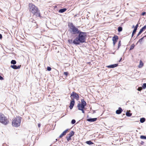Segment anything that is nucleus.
I'll list each match as a JSON object with an SVG mask.
<instances>
[{"instance_id":"f8f14e48","label":"nucleus","mask_w":146,"mask_h":146,"mask_svg":"<svg viewBox=\"0 0 146 146\" xmlns=\"http://www.w3.org/2000/svg\"><path fill=\"white\" fill-rule=\"evenodd\" d=\"M97 119V118H91V117H89L87 119V120L88 122H93L96 121Z\"/></svg>"},{"instance_id":"f03ea898","label":"nucleus","mask_w":146,"mask_h":146,"mask_svg":"<svg viewBox=\"0 0 146 146\" xmlns=\"http://www.w3.org/2000/svg\"><path fill=\"white\" fill-rule=\"evenodd\" d=\"M29 11L33 14V16H35L36 17H39L41 19L43 18V17L41 15L40 10L35 5L32 3H29Z\"/></svg>"},{"instance_id":"69168bd1","label":"nucleus","mask_w":146,"mask_h":146,"mask_svg":"<svg viewBox=\"0 0 146 146\" xmlns=\"http://www.w3.org/2000/svg\"><path fill=\"white\" fill-rule=\"evenodd\" d=\"M139 21H138V22L137 23H139Z\"/></svg>"},{"instance_id":"6e6d98bb","label":"nucleus","mask_w":146,"mask_h":146,"mask_svg":"<svg viewBox=\"0 0 146 146\" xmlns=\"http://www.w3.org/2000/svg\"><path fill=\"white\" fill-rule=\"evenodd\" d=\"M57 7L56 5H55L54 6V8H57Z\"/></svg>"},{"instance_id":"a211bd4d","label":"nucleus","mask_w":146,"mask_h":146,"mask_svg":"<svg viewBox=\"0 0 146 146\" xmlns=\"http://www.w3.org/2000/svg\"><path fill=\"white\" fill-rule=\"evenodd\" d=\"M144 65V64L142 61L140 60L139 62V64L138 66V67L139 68H141Z\"/></svg>"},{"instance_id":"3c124183","label":"nucleus","mask_w":146,"mask_h":146,"mask_svg":"<svg viewBox=\"0 0 146 146\" xmlns=\"http://www.w3.org/2000/svg\"><path fill=\"white\" fill-rule=\"evenodd\" d=\"M87 63L89 65H92V64H91V63L90 62H87Z\"/></svg>"},{"instance_id":"0eeeda50","label":"nucleus","mask_w":146,"mask_h":146,"mask_svg":"<svg viewBox=\"0 0 146 146\" xmlns=\"http://www.w3.org/2000/svg\"><path fill=\"white\" fill-rule=\"evenodd\" d=\"M75 134V132L73 131H71L68 134V136H66V138L67 140L68 141H69L71 140V137L74 135Z\"/></svg>"},{"instance_id":"39448f33","label":"nucleus","mask_w":146,"mask_h":146,"mask_svg":"<svg viewBox=\"0 0 146 146\" xmlns=\"http://www.w3.org/2000/svg\"><path fill=\"white\" fill-rule=\"evenodd\" d=\"M70 97L71 100H75V99L78 101L79 100L80 96L79 94L76 92L73 91L71 94Z\"/></svg>"},{"instance_id":"4c0bfd02","label":"nucleus","mask_w":146,"mask_h":146,"mask_svg":"<svg viewBox=\"0 0 146 146\" xmlns=\"http://www.w3.org/2000/svg\"><path fill=\"white\" fill-rule=\"evenodd\" d=\"M69 129H67L65 130L64 131L65 133H66L68 132V131Z\"/></svg>"},{"instance_id":"8fccbe9b","label":"nucleus","mask_w":146,"mask_h":146,"mask_svg":"<svg viewBox=\"0 0 146 146\" xmlns=\"http://www.w3.org/2000/svg\"><path fill=\"white\" fill-rule=\"evenodd\" d=\"M93 112L92 113V114H94L96 113V111L95 110H92Z\"/></svg>"},{"instance_id":"58836bf2","label":"nucleus","mask_w":146,"mask_h":146,"mask_svg":"<svg viewBox=\"0 0 146 146\" xmlns=\"http://www.w3.org/2000/svg\"><path fill=\"white\" fill-rule=\"evenodd\" d=\"M122 58L121 57L120 59L118 61V62H120L122 61Z\"/></svg>"},{"instance_id":"2f4dec72","label":"nucleus","mask_w":146,"mask_h":146,"mask_svg":"<svg viewBox=\"0 0 146 146\" xmlns=\"http://www.w3.org/2000/svg\"><path fill=\"white\" fill-rule=\"evenodd\" d=\"M76 121L75 119H72L71 121V123L72 124H74L75 123Z\"/></svg>"},{"instance_id":"603ef678","label":"nucleus","mask_w":146,"mask_h":146,"mask_svg":"<svg viewBox=\"0 0 146 146\" xmlns=\"http://www.w3.org/2000/svg\"><path fill=\"white\" fill-rule=\"evenodd\" d=\"M17 130L16 131L15 130V134H17L18 133V132L17 131Z\"/></svg>"},{"instance_id":"4468645a","label":"nucleus","mask_w":146,"mask_h":146,"mask_svg":"<svg viewBox=\"0 0 146 146\" xmlns=\"http://www.w3.org/2000/svg\"><path fill=\"white\" fill-rule=\"evenodd\" d=\"M123 111V110L122 108L120 107H119L118 109L116 110L115 112L116 114H120Z\"/></svg>"},{"instance_id":"7c9ffc66","label":"nucleus","mask_w":146,"mask_h":146,"mask_svg":"<svg viewBox=\"0 0 146 146\" xmlns=\"http://www.w3.org/2000/svg\"><path fill=\"white\" fill-rule=\"evenodd\" d=\"M69 74V72H64V74L66 76V78L67 76Z\"/></svg>"},{"instance_id":"c85d7f7f","label":"nucleus","mask_w":146,"mask_h":146,"mask_svg":"<svg viewBox=\"0 0 146 146\" xmlns=\"http://www.w3.org/2000/svg\"><path fill=\"white\" fill-rule=\"evenodd\" d=\"M140 138L141 139H146V135H141L140 136Z\"/></svg>"},{"instance_id":"c03bdc74","label":"nucleus","mask_w":146,"mask_h":146,"mask_svg":"<svg viewBox=\"0 0 146 146\" xmlns=\"http://www.w3.org/2000/svg\"><path fill=\"white\" fill-rule=\"evenodd\" d=\"M3 38L2 35L0 33V39L1 40Z\"/></svg>"},{"instance_id":"a19ab883","label":"nucleus","mask_w":146,"mask_h":146,"mask_svg":"<svg viewBox=\"0 0 146 146\" xmlns=\"http://www.w3.org/2000/svg\"><path fill=\"white\" fill-rule=\"evenodd\" d=\"M116 42H113V47H114L115 46V44L116 43Z\"/></svg>"},{"instance_id":"9d476101","label":"nucleus","mask_w":146,"mask_h":146,"mask_svg":"<svg viewBox=\"0 0 146 146\" xmlns=\"http://www.w3.org/2000/svg\"><path fill=\"white\" fill-rule=\"evenodd\" d=\"M118 66V63L114 64H111L110 65H109L107 66L106 67H107L108 68H114Z\"/></svg>"},{"instance_id":"5701e85b","label":"nucleus","mask_w":146,"mask_h":146,"mask_svg":"<svg viewBox=\"0 0 146 146\" xmlns=\"http://www.w3.org/2000/svg\"><path fill=\"white\" fill-rule=\"evenodd\" d=\"M85 143L89 145H91L93 144H94V143L92 142L91 140L87 141Z\"/></svg>"},{"instance_id":"052dcab7","label":"nucleus","mask_w":146,"mask_h":146,"mask_svg":"<svg viewBox=\"0 0 146 146\" xmlns=\"http://www.w3.org/2000/svg\"><path fill=\"white\" fill-rule=\"evenodd\" d=\"M123 115H125V114H124L123 115H122V117H123Z\"/></svg>"},{"instance_id":"f257e3e1","label":"nucleus","mask_w":146,"mask_h":146,"mask_svg":"<svg viewBox=\"0 0 146 146\" xmlns=\"http://www.w3.org/2000/svg\"><path fill=\"white\" fill-rule=\"evenodd\" d=\"M69 31L71 34V36L68 39V42L70 45L78 46L81 44L86 43L87 37V33L82 32L76 27L72 22L68 23Z\"/></svg>"},{"instance_id":"72a5a7b5","label":"nucleus","mask_w":146,"mask_h":146,"mask_svg":"<svg viewBox=\"0 0 146 146\" xmlns=\"http://www.w3.org/2000/svg\"><path fill=\"white\" fill-rule=\"evenodd\" d=\"M143 31L146 29V25L141 29Z\"/></svg>"},{"instance_id":"0e129e2a","label":"nucleus","mask_w":146,"mask_h":146,"mask_svg":"<svg viewBox=\"0 0 146 146\" xmlns=\"http://www.w3.org/2000/svg\"><path fill=\"white\" fill-rule=\"evenodd\" d=\"M137 37V36L134 39V40H135V39H136Z\"/></svg>"},{"instance_id":"e433bc0d","label":"nucleus","mask_w":146,"mask_h":146,"mask_svg":"<svg viewBox=\"0 0 146 146\" xmlns=\"http://www.w3.org/2000/svg\"><path fill=\"white\" fill-rule=\"evenodd\" d=\"M4 79V78L0 74V80H3Z\"/></svg>"},{"instance_id":"ea45409f","label":"nucleus","mask_w":146,"mask_h":146,"mask_svg":"<svg viewBox=\"0 0 146 146\" xmlns=\"http://www.w3.org/2000/svg\"><path fill=\"white\" fill-rule=\"evenodd\" d=\"M142 90V89L141 88L138 87V88L137 89V90L139 91H140Z\"/></svg>"},{"instance_id":"4be33fe9","label":"nucleus","mask_w":146,"mask_h":146,"mask_svg":"<svg viewBox=\"0 0 146 146\" xmlns=\"http://www.w3.org/2000/svg\"><path fill=\"white\" fill-rule=\"evenodd\" d=\"M126 115L127 117H131L132 115V113L129 111H127L126 113Z\"/></svg>"},{"instance_id":"aec40b11","label":"nucleus","mask_w":146,"mask_h":146,"mask_svg":"<svg viewBox=\"0 0 146 146\" xmlns=\"http://www.w3.org/2000/svg\"><path fill=\"white\" fill-rule=\"evenodd\" d=\"M146 36H143V37L139 39L138 41H137V43H139L140 44H142V40L144 39V37H145Z\"/></svg>"},{"instance_id":"6ab92c4d","label":"nucleus","mask_w":146,"mask_h":146,"mask_svg":"<svg viewBox=\"0 0 146 146\" xmlns=\"http://www.w3.org/2000/svg\"><path fill=\"white\" fill-rule=\"evenodd\" d=\"M146 121V119L145 117H142L140 118V121L141 123H144Z\"/></svg>"},{"instance_id":"1a4fd4ad","label":"nucleus","mask_w":146,"mask_h":146,"mask_svg":"<svg viewBox=\"0 0 146 146\" xmlns=\"http://www.w3.org/2000/svg\"><path fill=\"white\" fill-rule=\"evenodd\" d=\"M75 104V101L71 99L70 103V106H69L70 110H71L72 109Z\"/></svg>"},{"instance_id":"4d7b16f0","label":"nucleus","mask_w":146,"mask_h":146,"mask_svg":"<svg viewBox=\"0 0 146 146\" xmlns=\"http://www.w3.org/2000/svg\"><path fill=\"white\" fill-rule=\"evenodd\" d=\"M87 118H88L89 117V115H87Z\"/></svg>"},{"instance_id":"864d4df0","label":"nucleus","mask_w":146,"mask_h":146,"mask_svg":"<svg viewBox=\"0 0 146 146\" xmlns=\"http://www.w3.org/2000/svg\"><path fill=\"white\" fill-rule=\"evenodd\" d=\"M135 27V26L134 25H133L132 27V28H134Z\"/></svg>"},{"instance_id":"338daca9","label":"nucleus","mask_w":146,"mask_h":146,"mask_svg":"<svg viewBox=\"0 0 146 146\" xmlns=\"http://www.w3.org/2000/svg\"><path fill=\"white\" fill-rule=\"evenodd\" d=\"M51 145H50V146H51Z\"/></svg>"},{"instance_id":"de8ad7c7","label":"nucleus","mask_w":146,"mask_h":146,"mask_svg":"<svg viewBox=\"0 0 146 146\" xmlns=\"http://www.w3.org/2000/svg\"><path fill=\"white\" fill-rule=\"evenodd\" d=\"M2 146H8V145L6 143H4L3 144Z\"/></svg>"},{"instance_id":"20e7f679","label":"nucleus","mask_w":146,"mask_h":146,"mask_svg":"<svg viewBox=\"0 0 146 146\" xmlns=\"http://www.w3.org/2000/svg\"><path fill=\"white\" fill-rule=\"evenodd\" d=\"M0 123L6 125L9 123V121L7 118L1 113H0Z\"/></svg>"},{"instance_id":"a878e982","label":"nucleus","mask_w":146,"mask_h":146,"mask_svg":"<svg viewBox=\"0 0 146 146\" xmlns=\"http://www.w3.org/2000/svg\"><path fill=\"white\" fill-rule=\"evenodd\" d=\"M66 133L64 132V131H63L62 133L60 135L59 137V138H61L63 136H64L66 135Z\"/></svg>"},{"instance_id":"f704fd0d","label":"nucleus","mask_w":146,"mask_h":146,"mask_svg":"<svg viewBox=\"0 0 146 146\" xmlns=\"http://www.w3.org/2000/svg\"><path fill=\"white\" fill-rule=\"evenodd\" d=\"M136 33V32L134 31H133L131 35V38H132L134 36Z\"/></svg>"},{"instance_id":"79ce46f5","label":"nucleus","mask_w":146,"mask_h":146,"mask_svg":"<svg viewBox=\"0 0 146 146\" xmlns=\"http://www.w3.org/2000/svg\"><path fill=\"white\" fill-rule=\"evenodd\" d=\"M79 15H80V14H76L74 16V17H79Z\"/></svg>"},{"instance_id":"13d9d810","label":"nucleus","mask_w":146,"mask_h":146,"mask_svg":"<svg viewBox=\"0 0 146 146\" xmlns=\"http://www.w3.org/2000/svg\"><path fill=\"white\" fill-rule=\"evenodd\" d=\"M125 52H124V53H123V56H124V54L125 53Z\"/></svg>"},{"instance_id":"b1692460","label":"nucleus","mask_w":146,"mask_h":146,"mask_svg":"<svg viewBox=\"0 0 146 146\" xmlns=\"http://www.w3.org/2000/svg\"><path fill=\"white\" fill-rule=\"evenodd\" d=\"M123 28L121 26H119L118 27L117 31L119 33H120L122 31Z\"/></svg>"},{"instance_id":"bf43d9fd","label":"nucleus","mask_w":146,"mask_h":146,"mask_svg":"<svg viewBox=\"0 0 146 146\" xmlns=\"http://www.w3.org/2000/svg\"><path fill=\"white\" fill-rule=\"evenodd\" d=\"M138 43H137V42L136 43V45H137Z\"/></svg>"},{"instance_id":"680f3d73","label":"nucleus","mask_w":146,"mask_h":146,"mask_svg":"<svg viewBox=\"0 0 146 146\" xmlns=\"http://www.w3.org/2000/svg\"><path fill=\"white\" fill-rule=\"evenodd\" d=\"M38 138H38V137H37V138H36V139H36V140H38Z\"/></svg>"},{"instance_id":"6e6552de","label":"nucleus","mask_w":146,"mask_h":146,"mask_svg":"<svg viewBox=\"0 0 146 146\" xmlns=\"http://www.w3.org/2000/svg\"><path fill=\"white\" fill-rule=\"evenodd\" d=\"M29 21L32 23V25L34 27H35V28L36 29L38 28L37 24L35 20L33 19H31Z\"/></svg>"},{"instance_id":"c756f323","label":"nucleus","mask_w":146,"mask_h":146,"mask_svg":"<svg viewBox=\"0 0 146 146\" xmlns=\"http://www.w3.org/2000/svg\"><path fill=\"white\" fill-rule=\"evenodd\" d=\"M142 89H144L146 88V83H144L143 84L142 86Z\"/></svg>"},{"instance_id":"cd10ccee","label":"nucleus","mask_w":146,"mask_h":146,"mask_svg":"<svg viewBox=\"0 0 146 146\" xmlns=\"http://www.w3.org/2000/svg\"><path fill=\"white\" fill-rule=\"evenodd\" d=\"M143 31L141 29L137 35V37H138L143 32Z\"/></svg>"},{"instance_id":"a18cd8bd","label":"nucleus","mask_w":146,"mask_h":146,"mask_svg":"<svg viewBox=\"0 0 146 146\" xmlns=\"http://www.w3.org/2000/svg\"><path fill=\"white\" fill-rule=\"evenodd\" d=\"M139 23H137L136 25L135 26V28H138V27L139 26Z\"/></svg>"},{"instance_id":"bb28decb","label":"nucleus","mask_w":146,"mask_h":146,"mask_svg":"<svg viewBox=\"0 0 146 146\" xmlns=\"http://www.w3.org/2000/svg\"><path fill=\"white\" fill-rule=\"evenodd\" d=\"M135 46V45L133 44L131 45L130 46V47L129 49V50H131L132 49H133Z\"/></svg>"},{"instance_id":"423d86ee","label":"nucleus","mask_w":146,"mask_h":146,"mask_svg":"<svg viewBox=\"0 0 146 146\" xmlns=\"http://www.w3.org/2000/svg\"><path fill=\"white\" fill-rule=\"evenodd\" d=\"M86 106L78 103L77 105V107L78 110L81 111L82 113L84 114L85 113V110L86 109L85 107Z\"/></svg>"},{"instance_id":"7ed1b4c3","label":"nucleus","mask_w":146,"mask_h":146,"mask_svg":"<svg viewBox=\"0 0 146 146\" xmlns=\"http://www.w3.org/2000/svg\"><path fill=\"white\" fill-rule=\"evenodd\" d=\"M21 120V117L20 116L17 117L13 118L12 122V125L13 127H17L19 126Z\"/></svg>"},{"instance_id":"49530a36","label":"nucleus","mask_w":146,"mask_h":146,"mask_svg":"<svg viewBox=\"0 0 146 146\" xmlns=\"http://www.w3.org/2000/svg\"><path fill=\"white\" fill-rule=\"evenodd\" d=\"M144 143V142H143V141H141V142L140 143L141 145H143V144Z\"/></svg>"},{"instance_id":"473e14b6","label":"nucleus","mask_w":146,"mask_h":146,"mask_svg":"<svg viewBox=\"0 0 146 146\" xmlns=\"http://www.w3.org/2000/svg\"><path fill=\"white\" fill-rule=\"evenodd\" d=\"M47 70L48 71H50L51 70V68L50 66H47Z\"/></svg>"},{"instance_id":"412c9836","label":"nucleus","mask_w":146,"mask_h":146,"mask_svg":"<svg viewBox=\"0 0 146 146\" xmlns=\"http://www.w3.org/2000/svg\"><path fill=\"white\" fill-rule=\"evenodd\" d=\"M121 40H120L118 42L117 48L116 50H118L119 49V48H120V47L121 46Z\"/></svg>"},{"instance_id":"9b49d317","label":"nucleus","mask_w":146,"mask_h":146,"mask_svg":"<svg viewBox=\"0 0 146 146\" xmlns=\"http://www.w3.org/2000/svg\"><path fill=\"white\" fill-rule=\"evenodd\" d=\"M21 66V65H19L17 66V65H15V64L14 65H11L10 67L14 69L17 70L20 69Z\"/></svg>"},{"instance_id":"ddd939ff","label":"nucleus","mask_w":146,"mask_h":146,"mask_svg":"<svg viewBox=\"0 0 146 146\" xmlns=\"http://www.w3.org/2000/svg\"><path fill=\"white\" fill-rule=\"evenodd\" d=\"M118 39V36L117 35H114L112 37V40L113 42H117Z\"/></svg>"},{"instance_id":"37998d69","label":"nucleus","mask_w":146,"mask_h":146,"mask_svg":"<svg viewBox=\"0 0 146 146\" xmlns=\"http://www.w3.org/2000/svg\"><path fill=\"white\" fill-rule=\"evenodd\" d=\"M137 28L135 27V28H134V29H133V31H135V32H136V31L137 30Z\"/></svg>"},{"instance_id":"2eb2a0df","label":"nucleus","mask_w":146,"mask_h":146,"mask_svg":"<svg viewBox=\"0 0 146 146\" xmlns=\"http://www.w3.org/2000/svg\"><path fill=\"white\" fill-rule=\"evenodd\" d=\"M67 10V9L66 8L61 9L58 10V12L60 13H62L65 12Z\"/></svg>"},{"instance_id":"393cba45","label":"nucleus","mask_w":146,"mask_h":146,"mask_svg":"<svg viewBox=\"0 0 146 146\" xmlns=\"http://www.w3.org/2000/svg\"><path fill=\"white\" fill-rule=\"evenodd\" d=\"M11 64H13L12 65H14L16 64L17 62L15 60H11Z\"/></svg>"},{"instance_id":"f3484780","label":"nucleus","mask_w":146,"mask_h":146,"mask_svg":"<svg viewBox=\"0 0 146 146\" xmlns=\"http://www.w3.org/2000/svg\"><path fill=\"white\" fill-rule=\"evenodd\" d=\"M79 103L84 105L86 106H87V103L86 101H85L84 99H82L81 100V103L79 102Z\"/></svg>"},{"instance_id":"c9c22d12","label":"nucleus","mask_w":146,"mask_h":146,"mask_svg":"<svg viewBox=\"0 0 146 146\" xmlns=\"http://www.w3.org/2000/svg\"><path fill=\"white\" fill-rule=\"evenodd\" d=\"M146 14V12H143L141 14V15L142 16H144Z\"/></svg>"},{"instance_id":"dca6fc26","label":"nucleus","mask_w":146,"mask_h":146,"mask_svg":"<svg viewBox=\"0 0 146 146\" xmlns=\"http://www.w3.org/2000/svg\"><path fill=\"white\" fill-rule=\"evenodd\" d=\"M53 72L54 73L55 76H58L59 74L58 71L56 69H54Z\"/></svg>"},{"instance_id":"09e8293b","label":"nucleus","mask_w":146,"mask_h":146,"mask_svg":"<svg viewBox=\"0 0 146 146\" xmlns=\"http://www.w3.org/2000/svg\"><path fill=\"white\" fill-rule=\"evenodd\" d=\"M41 124L40 123H38V127H40Z\"/></svg>"},{"instance_id":"e2e57ef3","label":"nucleus","mask_w":146,"mask_h":146,"mask_svg":"<svg viewBox=\"0 0 146 146\" xmlns=\"http://www.w3.org/2000/svg\"><path fill=\"white\" fill-rule=\"evenodd\" d=\"M56 141H58L57 139H56Z\"/></svg>"},{"instance_id":"5fc2aeb1","label":"nucleus","mask_w":146,"mask_h":146,"mask_svg":"<svg viewBox=\"0 0 146 146\" xmlns=\"http://www.w3.org/2000/svg\"><path fill=\"white\" fill-rule=\"evenodd\" d=\"M115 51L114 52H113L112 53H111V54H115Z\"/></svg>"}]
</instances>
